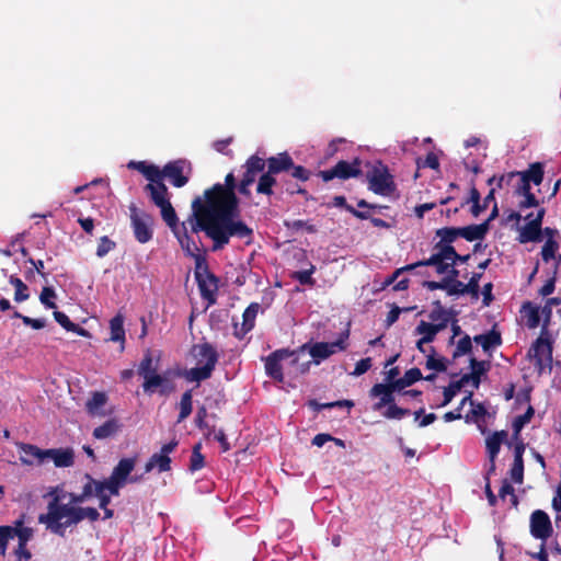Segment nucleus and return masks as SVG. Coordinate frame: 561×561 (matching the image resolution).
Here are the masks:
<instances>
[{
  "mask_svg": "<svg viewBox=\"0 0 561 561\" xmlns=\"http://www.w3.org/2000/svg\"><path fill=\"white\" fill-rule=\"evenodd\" d=\"M137 373L144 378H148V375L157 374V368L153 366V358L151 353L148 351L138 365Z\"/></svg>",
  "mask_w": 561,
  "mask_h": 561,
  "instance_id": "obj_43",
  "label": "nucleus"
},
{
  "mask_svg": "<svg viewBox=\"0 0 561 561\" xmlns=\"http://www.w3.org/2000/svg\"><path fill=\"white\" fill-rule=\"evenodd\" d=\"M530 534L534 538L546 541L553 533L549 515L541 510H536L530 515Z\"/></svg>",
  "mask_w": 561,
  "mask_h": 561,
  "instance_id": "obj_12",
  "label": "nucleus"
},
{
  "mask_svg": "<svg viewBox=\"0 0 561 561\" xmlns=\"http://www.w3.org/2000/svg\"><path fill=\"white\" fill-rule=\"evenodd\" d=\"M403 378L410 387L414 382L421 380L423 378V376H422L420 368L413 367L404 373Z\"/></svg>",
  "mask_w": 561,
  "mask_h": 561,
  "instance_id": "obj_64",
  "label": "nucleus"
},
{
  "mask_svg": "<svg viewBox=\"0 0 561 561\" xmlns=\"http://www.w3.org/2000/svg\"><path fill=\"white\" fill-rule=\"evenodd\" d=\"M56 297V293L53 287H44L42 289V293L39 295L41 302L45 306L47 309H56L57 306L53 301V299Z\"/></svg>",
  "mask_w": 561,
  "mask_h": 561,
  "instance_id": "obj_57",
  "label": "nucleus"
},
{
  "mask_svg": "<svg viewBox=\"0 0 561 561\" xmlns=\"http://www.w3.org/2000/svg\"><path fill=\"white\" fill-rule=\"evenodd\" d=\"M192 355L201 366L185 370L183 374L185 380L199 383L210 378L219 359L216 347L208 342L195 344L192 347Z\"/></svg>",
  "mask_w": 561,
  "mask_h": 561,
  "instance_id": "obj_3",
  "label": "nucleus"
},
{
  "mask_svg": "<svg viewBox=\"0 0 561 561\" xmlns=\"http://www.w3.org/2000/svg\"><path fill=\"white\" fill-rule=\"evenodd\" d=\"M392 389L387 383H376L369 390V396L371 398H379V400L374 404V410L379 411L385 407H388L394 402Z\"/></svg>",
  "mask_w": 561,
  "mask_h": 561,
  "instance_id": "obj_21",
  "label": "nucleus"
},
{
  "mask_svg": "<svg viewBox=\"0 0 561 561\" xmlns=\"http://www.w3.org/2000/svg\"><path fill=\"white\" fill-rule=\"evenodd\" d=\"M53 316L56 322H58L65 330L70 331L76 328L75 323L66 313L55 310Z\"/></svg>",
  "mask_w": 561,
  "mask_h": 561,
  "instance_id": "obj_63",
  "label": "nucleus"
},
{
  "mask_svg": "<svg viewBox=\"0 0 561 561\" xmlns=\"http://www.w3.org/2000/svg\"><path fill=\"white\" fill-rule=\"evenodd\" d=\"M107 402V396L104 392L95 391L87 401L85 409L90 414L99 413V410Z\"/></svg>",
  "mask_w": 561,
  "mask_h": 561,
  "instance_id": "obj_42",
  "label": "nucleus"
},
{
  "mask_svg": "<svg viewBox=\"0 0 561 561\" xmlns=\"http://www.w3.org/2000/svg\"><path fill=\"white\" fill-rule=\"evenodd\" d=\"M480 201H481L480 192L472 183L470 192H469V197L461 203L460 207H463L465 205L471 203L472 205L470 208V213L472 214L473 217H478L483 211V206H480Z\"/></svg>",
  "mask_w": 561,
  "mask_h": 561,
  "instance_id": "obj_40",
  "label": "nucleus"
},
{
  "mask_svg": "<svg viewBox=\"0 0 561 561\" xmlns=\"http://www.w3.org/2000/svg\"><path fill=\"white\" fill-rule=\"evenodd\" d=\"M546 329L543 328L540 336L533 343L528 351V356L534 359L535 366L539 373L546 367H551L552 363V342L548 336Z\"/></svg>",
  "mask_w": 561,
  "mask_h": 561,
  "instance_id": "obj_9",
  "label": "nucleus"
},
{
  "mask_svg": "<svg viewBox=\"0 0 561 561\" xmlns=\"http://www.w3.org/2000/svg\"><path fill=\"white\" fill-rule=\"evenodd\" d=\"M20 451V461L25 466L44 465L45 449H41L36 445L28 443H18Z\"/></svg>",
  "mask_w": 561,
  "mask_h": 561,
  "instance_id": "obj_15",
  "label": "nucleus"
},
{
  "mask_svg": "<svg viewBox=\"0 0 561 561\" xmlns=\"http://www.w3.org/2000/svg\"><path fill=\"white\" fill-rule=\"evenodd\" d=\"M119 430V424L117 420L110 419L106 422H104L102 425L98 426L93 431V436L96 439H104L107 437L113 436L116 434Z\"/></svg>",
  "mask_w": 561,
  "mask_h": 561,
  "instance_id": "obj_37",
  "label": "nucleus"
},
{
  "mask_svg": "<svg viewBox=\"0 0 561 561\" xmlns=\"http://www.w3.org/2000/svg\"><path fill=\"white\" fill-rule=\"evenodd\" d=\"M368 190L380 196H391L397 191L394 176L382 161H375L366 172Z\"/></svg>",
  "mask_w": 561,
  "mask_h": 561,
  "instance_id": "obj_5",
  "label": "nucleus"
},
{
  "mask_svg": "<svg viewBox=\"0 0 561 561\" xmlns=\"http://www.w3.org/2000/svg\"><path fill=\"white\" fill-rule=\"evenodd\" d=\"M160 208L161 217L167 224V226L172 230L175 231L179 229V218L175 213V209L173 208L170 201L163 203L162 205L158 206Z\"/></svg>",
  "mask_w": 561,
  "mask_h": 561,
  "instance_id": "obj_36",
  "label": "nucleus"
},
{
  "mask_svg": "<svg viewBox=\"0 0 561 561\" xmlns=\"http://www.w3.org/2000/svg\"><path fill=\"white\" fill-rule=\"evenodd\" d=\"M289 359L290 364L298 362L297 352L286 348L276 350L265 358V371L275 381L283 382L284 374L282 362Z\"/></svg>",
  "mask_w": 561,
  "mask_h": 561,
  "instance_id": "obj_10",
  "label": "nucleus"
},
{
  "mask_svg": "<svg viewBox=\"0 0 561 561\" xmlns=\"http://www.w3.org/2000/svg\"><path fill=\"white\" fill-rule=\"evenodd\" d=\"M444 330V323H428L421 321L415 329L416 334H422V342L431 343L436 334Z\"/></svg>",
  "mask_w": 561,
  "mask_h": 561,
  "instance_id": "obj_30",
  "label": "nucleus"
},
{
  "mask_svg": "<svg viewBox=\"0 0 561 561\" xmlns=\"http://www.w3.org/2000/svg\"><path fill=\"white\" fill-rule=\"evenodd\" d=\"M473 341L477 344H480L483 351L488 352L493 347H496L502 344V337L500 332L495 330H491L488 333L479 334L473 337Z\"/></svg>",
  "mask_w": 561,
  "mask_h": 561,
  "instance_id": "obj_31",
  "label": "nucleus"
},
{
  "mask_svg": "<svg viewBox=\"0 0 561 561\" xmlns=\"http://www.w3.org/2000/svg\"><path fill=\"white\" fill-rule=\"evenodd\" d=\"M195 278L201 297L207 302V307L215 305L217 301L218 278L209 271L205 257H197Z\"/></svg>",
  "mask_w": 561,
  "mask_h": 561,
  "instance_id": "obj_6",
  "label": "nucleus"
},
{
  "mask_svg": "<svg viewBox=\"0 0 561 561\" xmlns=\"http://www.w3.org/2000/svg\"><path fill=\"white\" fill-rule=\"evenodd\" d=\"M436 236L440 239L437 243L451 244L461 237V230L460 227H444L436 230Z\"/></svg>",
  "mask_w": 561,
  "mask_h": 561,
  "instance_id": "obj_41",
  "label": "nucleus"
},
{
  "mask_svg": "<svg viewBox=\"0 0 561 561\" xmlns=\"http://www.w3.org/2000/svg\"><path fill=\"white\" fill-rule=\"evenodd\" d=\"M506 495H511V501H512V504L514 506H517L518 505V499L515 494V490L514 488L512 486V484L507 481V480H504L503 481V484L499 491V496L504 500L506 497Z\"/></svg>",
  "mask_w": 561,
  "mask_h": 561,
  "instance_id": "obj_59",
  "label": "nucleus"
},
{
  "mask_svg": "<svg viewBox=\"0 0 561 561\" xmlns=\"http://www.w3.org/2000/svg\"><path fill=\"white\" fill-rule=\"evenodd\" d=\"M158 468L159 472H165L171 469V458L167 455L154 453L145 465V472H150L153 468Z\"/></svg>",
  "mask_w": 561,
  "mask_h": 561,
  "instance_id": "obj_32",
  "label": "nucleus"
},
{
  "mask_svg": "<svg viewBox=\"0 0 561 561\" xmlns=\"http://www.w3.org/2000/svg\"><path fill=\"white\" fill-rule=\"evenodd\" d=\"M173 232L186 255L195 259V265L197 264V257H205L197 243L188 234L185 224H182L181 228Z\"/></svg>",
  "mask_w": 561,
  "mask_h": 561,
  "instance_id": "obj_19",
  "label": "nucleus"
},
{
  "mask_svg": "<svg viewBox=\"0 0 561 561\" xmlns=\"http://www.w3.org/2000/svg\"><path fill=\"white\" fill-rule=\"evenodd\" d=\"M428 318L432 323H444V329L447 328L451 313L447 311L439 300L433 301V309L431 310Z\"/></svg>",
  "mask_w": 561,
  "mask_h": 561,
  "instance_id": "obj_35",
  "label": "nucleus"
},
{
  "mask_svg": "<svg viewBox=\"0 0 561 561\" xmlns=\"http://www.w3.org/2000/svg\"><path fill=\"white\" fill-rule=\"evenodd\" d=\"M127 167L128 169L140 172L148 181H153V179L159 175V167L147 163L146 161H129Z\"/></svg>",
  "mask_w": 561,
  "mask_h": 561,
  "instance_id": "obj_34",
  "label": "nucleus"
},
{
  "mask_svg": "<svg viewBox=\"0 0 561 561\" xmlns=\"http://www.w3.org/2000/svg\"><path fill=\"white\" fill-rule=\"evenodd\" d=\"M10 284L13 285L15 287V293H14V300L16 302H22L26 299H28L30 295H28V288L27 286L22 282L21 278L12 275L10 276V279H9Z\"/></svg>",
  "mask_w": 561,
  "mask_h": 561,
  "instance_id": "obj_44",
  "label": "nucleus"
},
{
  "mask_svg": "<svg viewBox=\"0 0 561 561\" xmlns=\"http://www.w3.org/2000/svg\"><path fill=\"white\" fill-rule=\"evenodd\" d=\"M435 350L432 347V354L427 356L426 368L438 373L446 371L447 360L445 357H435Z\"/></svg>",
  "mask_w": 561,
  "mask_h": 561,
  "instance_id": "obj_49",
  "label": "nucleus"
},
{
  "mask_svg": "<svg viewBox=\"0 0 561 561\" xmlns=\"http://www.w3.org/2000/svg\"><path fill=\"white\" fill-rule=\"evenodd\" d=\"M116 247V243L111 240L107 236H103L99 240V244L96 248V256L98 257H104L107 255L111 251H113Z\"/></svg>",
  "mask_w": 561,
  "mask_h": 561,
  "instance_id": "obj_53",
  "label": "nucleus"
},
{
  "mask_svg": "<svg viewBox=\"0 0 561 561\" xmlns=\"http://www.w3.org/2000/svg\"><path fill=\"white\" fill-rule=\"evenodd\" d=\"M435 252L431 255L432 263L440 261L453 262L457 251L451 244L436 243L434 247Z\"/></svg>",
  "mask_w": 561,
  "mask_h": 561,
  "instance_id": "obj_33",
  "label": "nucleus"
},
{
  "mask_svg": "<svg viewBox=\"0 0 561 561\" xmlns=\"http://www.w3.org/2000/svg\"><path fill=\"white\" fill-rule=\"evenodd\" d=\"M511 478L515 483H523L524 480V461H514L510 470Z\"/></svg>",
  "mask_w": 561,
  "mask_h": 561,
  "instance_id": "obj_61",
  "label": "nucleus"
},
{
  "mask_svg": "<svg viewBox=\"0 0 561 561\" xmlns=\"http://www.w3.org/2000/svg\"><path fill=\"white\" fill-rule=\"evenodd\" d=\"M316 271V267L311 265L309 270L297 271L293 274V278L298 280L301 285H310L314 284V279L312 278V274Z\"/></svg>",
  "mask_w": 561,
  "mask_h": 561,
  "instance_id": "obj_56",
  "label": "nucleus"
},
{
  "mask_svg": "<svg viewBox=\"0 0 561 561\" xmlns=\"http://www.w3.org/2000/svg\"><path fill=\"white\" fill-rule=\"evenodd\" d=\"M360 174V161L355 158L352 162L341 160L331 169L319 171L318 176L321 178L323 182H330L333 179L348 180L357 178Z\"/></svg>",
  "mask_w": 561,
  "mask_h": 561,
  "instance_id": "obj_11",
  "label": "nucleus"
},
{
  "mask_svg": "<svg viewBox=\"0 0 561 561\" xmlns=\"http://www.w3.org/2000/svg\"><path fill=\"white\" fill-rule=\"evenodd\" d=\"M408 414H410L409 409L400 408L394 402L383 412V416L389 420H400Z\"/></svg>",
  "mask_w": 561,
  "mask_h": 561,
  "instance_id": "obj_55",
  "label": "nucleus"
},
{
  "mask_svg": "<svg viewBox=\"0 0 561 561\" xmlns=\"http://www.w3.org/2000/svg\"><path fill=\"white\" fill-rule=\"evenodd\" d=\"M237 180L232 172L225 178V183H216L204 191L203 197L197 196L199 203L205 206H239L240 201L236 194Z\"/></svg>",
  "mask_w": 561,
  "mask_h": 561,
  "instance_id": "obj_4",
  "label": "nucleus"
},
{
  "mask_svg": "<svg viewBox=\"0 0 561 561\" xmlns=\"http://www.w3.org/2000/svg\"><path fill=\"white\" fill-rule=\"evenodd\" d=\"M277 181L273 173H270L267 170L263 173L257 182L256 192L259 194H264L271 196L273 194V186L276 185Z\"/></svg>",
  "mask_w": 561,
  "mask_h": 561,
  "instance_id": "obj_39",
  "label": "nucleus"
},
{
  "mask_svg": "<svg viewBox=\"0 0 561 561\" xmlns=\"http://www.w3.org/2000/svg\"><path fill=\"white\" fill-rule=\"evenodd\" d=\"M545 216V209L541 208L534 219L526 224L519 234V242H538L541 241V225Z\"/></svg>",
  "mask_w": 561,
  "mask_h": 561,
  "instance_id": "obj_14",
  "label": "nucleus"
},
{
  "mask_svg": "<svg viewBox=\"0 0 561 561\" xmlns=\"http://www.w3.org/2000/svg\"><path fill=\"white\" fill-rule=\"evenodd\" d=\"M461 390L459 385L456 381H451L447 387L444 388V400L440 407H445L451 402L454 397Z\"/></svg>",
  "mask_w": 561,
  "mask_h": 561,
  "instance_id": "obj_58",
  "label": "nucleus"
},
{
  "mask_svg": "<svg viewBox=\"0 0 561 561\" xmlns=\"http://www.w3.org/2000/svg\"><path fill=\"white\" fill-rule=\"evenodd\" d=\"M472 350V341H471V337L469 335H465L463 337H461L458 343H457V346L453 353V357L454 358H458L465 354H468L470 353Z\"/></svg>",
  "mask_w": 561,
  "mask_h": 561,
  "instance_id": "obj_54",
  "label": "nucleus"
},
{
  "mask_svg": "<svg viewBox=\"0 0 561 561\" xmlns=\"http://www.w3.org/2000/svg\"><path fill=\"white\" fill-rule=\"evenodd\" d=\"M261 306L257 302L250 304L242 314V323L239 327L238 323H234V336L239 340H242L247 333H249L255 325V318L260 310Z\"/></svg>",
  "mask_w": 561,
  "mask_h": 561,
  "instance_id": "obj_17",
  "label": "nucleus"
},
{
  "mask_svg": "<svg viewBox=\"0 0 561 561\" xmlns=\"http://www.w3.org/2000/svg\"><path fill=\"white\" fill-rule=\"evenodd\" d=\"M110 330L111 336L110 340L113 342H119L122 344V350L125 344V329H124V316L118 312L115 317H113L110 321Z\"/></svg>",
  "mask_w": 561,
  "mask_h": 561,
  "instance_id": "obj_28",
  "label": "nucleus"
},
{
  "mask_svg": "<svg viewBox=\"0 0 561 561\" xmlns=\"http://www.w3.org/2000/svg\"><path fill=\"white\" fill-rule=\"evenodd\" d=\"M290 174L293 178L299 180V181H302V182H306L310 179V175H311V172L310 170L306 169L305 167L302 165H296L294 163V167L290 168Z\"/></svg>",
  "mask_w": 561,
  "mask_h": 561,
  "instance_id": "obj_62",
  "label": "nucleus"
},
{
  "mask_svg": "<svg viewBox=\"0 0 561 561\" xmlns=\"http://www.w3.org/2000/svg\"><path fill=\"white\" fill-rule=\"evenodd\" d=\"M48 460L57 468H69L75 465V451L72 448L45 449L44 463Z\"/></svg>",
  "mask_w": 561,
  "mask_h": 561,
  "instance_id": "obj_16",
  "label": "nucleus"
},
{
  "mask_svg": "<svg viewBox=\"0 0 561 561\" xmlns=\"http://www.w3.org/2000/svg\"><path fill=\"white\" fill-rule=\"evenodd\" d=\"M192 232H205L213 241L211 251L222 250L231 238L244 240L245 244L253 241V229L240 219L239 206H205L199 199L192 202Z\"/></svg>",
  "mask_w": 561,
  "mask_h": 561,
  "instance_id": "obj_1",
  "label": "nucleus"
},
{
  "mask_svg": "<svg viewBox=\"0 0 561 561\" xmlns=\"http://www.w3.org/2000/svg\"><path fill=\"white\" fill-rule=\"evenodd\" d=\"M144 190L157 207L170 201L168 187L159 176L154 178L153 181H149Z\"/></svg>",
  "mask_w": 561,
  "mask_h": 561,
  "instance_id": "obj_20",
  "label": "nucleus"
},
{
  "mask_svg": "<svg viewBox=\"0 0 561 561\" xmlns=\"http://www.w3.org/2000/svg\"><path fill=\"white\" fill-rule=\"evenodd\" d=\"M543 232L547 237V240L541 249V257L543 262H549L552 259H557L556 253L559 249V244L556 241V236L559 234L558 230L546 227Z\"/></svg>",
  "mask_w": 561,
  "mask_h": 561,
  "instance_id": "obj_26",
  "label": "nucleus"
},
{
  "mask_svg": "<svg viewBox=\"0 0 561 561\" xmlns=\"http://www.w3.org/2000/svg\"><path fill=\"white\" fill-rule=\"evenodd\" d=\"M534 415V409L533 407H528L526 412L522 415H518L513 421V431H514V437L517 438L523 427L528 424Z\"/></svg>",
  "mask_w": 561,
  "mask_h": 561,
  "instance_id": "obj_48",
  "label": "nucleus"
},
{
  "mask_svg": "<svg viewBox=\"0 0 561 561\" xmlns=\"http://www.w3.org/2000/svg\"><path fill=\"white\" fill-rule=\"evenodd\" d=\"M124 485H125L124 483L116 481L108 477L107 479L102 480L101 483L99 484V492H101V489H102L110 496H117V495H119V490Z\"/></svg>",
  "mask_w": 561,
  "mask_h": 561,
  "instance_id": "obj_47",
  "label": "nucleus"
},
{
  "mask_svg": "<svg viewBox=\"0 0 561 561\" xmlns=\"http://www.w3.org/2000/svg\"><path fill=\"white\" fill-rule=\"evenodd\" d=\"M244 173L242 175L241 181H244L249 184H253L257 174L263 172L265 169V159L259 157L257 154L250 156L245 163L243 164Z\"/></svg>",
  "mask_w": 561,
  "mask_h": 561,
  "instance_id": "obj_24",
  "label": "nucleus"
},
{
  "mask_svg": "<svg viewBox=\"0 0 561 561\" xmlns=\"http://www.w3.org/2000/svg\"><path fill=\"white\" fill-rule=\"evenodd\" d=\"M333 205L336 207L345 208L348 213H351L354 217H356L358 219L369 218V213L355 209L352 205H348L346 203V198L342 195L334 196Z\"/></svg>",
  "mask_w": 561,
  "mask_h": 561,
  "instance_id": "obj_45",
  "label": "nucleus"
},
{
  "mask_svg": "<svg viewBox=\"0 0 561 561\" xmlns=\"http://www.w3.org/2000/svg\"><path fill=\"white\" fill-rule=\"evenodd\" d=\"M482 277V273H473L468 284H465V289L467 294H471L474 297L479 295V282Z\"/></svg>",
  "mask_w": 561,
  "mask_h": 561,
  "instance_id": "obj_60",
  "label": "nucleus"
},
{
  "mask_svg": "<svg viewBox=\"0 0 561 561\" xmlns=\"http://www.w3.org/2000/svg\"><path fill=\"white\" fill-rule=\"evenodd\" d=\"M543 164L541 162H534L529 164V168L525 171H518L517 178H524L529 183L540 185L543 181Z\"/></svg>",
  "mask_w": 561,
  "mask_h": 561,
  "instance_id": "obj_29",
  "label": "nucleus"
},
{
  "mask_svg": "<svg viewBox=\"0 0 561 561\" xmlns=\"http://www.w3.org/2000/svg\"><path fill=\"white\" fill-rule=\"evenodd\" d=\"M129 213L130 227L135 239L142 244L149 242L153 237V217L145 210L139 209L135 204L129 206Z\"/></svg>",
  "mask_w": 561,
  "mask_h": 561,
  "instance_id": "obj_8",
  "label": "nucleus"
},
{
  "mask_svg": "<svg viewBox=\"0 0 561 561\" xmlns=\"http://www.w3.org/2000/svg\"><path fill=\"white\" fill-rule=\"evenodd\" d=\"M192 398L193 396L191 389L184 391L183 394L181 396V400L179 403L180 412L178 416V423L183 422L191 415L193 411Z\"/></svg>",
  "mask_w": 561,
  "mask_h": 561,
  "instance_id": "obj_38",
  "label": "nucleus"
},
{
  "mask_svg": "<svg viewBox=\"0 0 561 561\" xmlns=\"http://www.w3.org/2000/svg\"><path fill=\"white\" fill-rule=\"evenodd\" d=\"M202 444L197 443L193 446L191 459H190V470L192 472L201 470L205 465V458L201 453Z\"/></svg>",
  "mask_w": 561,
  "mask_h": 561,
  "instance_id": "obj_46",
  "label": "nucleus"
},
{
  "mask_svg": "<svg viewBox=\"0 0 561 561\" xmlns=\"http://www.w3.org/2000/svg\"><path fill=\"white\" fill-rule=\"evenodd\" d=\"M265 165H267L270 173L277 175L283 172H289L290 168L294 167V160L288 152L284 151L267 158Z\"/></svg>",
  "mask_w": 561,
  "mask_h": 561,
  "instance_id": "obj_22",
  "label": "nucleus"
},
{
  "mask_svg": "<svg viewBox=\"0 0 561 561\" xmlns=\"http://www.w3.org/2000/svg\"><path fill=\"white\" fill-rule=\"evenodd\" d=\"M83 479L85 480L83 486H82V494L90 499L91 496L96 494V489L99 484L101 483L100 480H95L90 473H85L83 476Z\"/></svg>",
  "mask_w": 561,
  "mask_h": 561,
  "instance_id": "obj_50",
  "label": "nucleus"
},
{
  "mask_svg": "<svg viewBox=\"0 0 561 561\" xmlns=\"http://www.w3.org/2000/svg\"><path fill=\"white\" fill-rule=\"evenodd\" d=\"M470 368L471 373L474 375V387L478 388L480 383V378L488 370L486 363L483 360H478L477 358H470Z\"/></svg>",
  "mask_w": 561,
  "mask_h": 561,
  "instance_id": "obj_52",
  "label": "nucleus"
},
{
  "mask_svg": "<svg viewBox=\"0 0 561 561\" xmlns=\"http://www.w3.org/2000/svg\"><path fill=\"white\" fill-rule=\"evenodd\" d=\"M59 495L47 505V513L38 516V522L44 524L51 533L64 536L68 527L82 522L81 506L64 504Z\"/></svg>",
  "mask_w": 561,
  "mask_h": 561,
  "instance_id": "obj_2",
  "label": "nucleus"
},
{
  "mask_svg": "<svg viewBox=\"0 0 561 561\" xmlns=\"http://www.w3.org/2000/svg\"><path fill=\"white\" fill-rule=\"evenodd\" d=\"M419 266H435L437 274H447L448 268L454 266L453 262L449 261H440L438 263H432L431 256L426 260L415 262V267Z\"/></svg>",
  "mask_w": 561,
  "mask_h": 561,
  "instance_id": "obj_51",
  "label": "nucleus"
},
{
  "mask_svg": "<svg viewBox=\"0 0 561 561\" xmlns=\"http://www.w3.org/2000/svg\"><path fill=\"white\" fill-rule=\"evenodd\" d=\"M506 437L507 433L505 431H496L485 440L486 451L491 463L489 473L495 470V459L500 453L501 445L506 439Z\"/></svg>",
  "mask_w": 561,
  "mask_h": 561,
  "instance_id": "obj_23",
  "label": "nucleus"
},
{
  "mask_svg": "<svg viewBox=\"0 0 561 561\" xmlns=\"http://www.w3.org/2000/svg\"><path fill=\"white\" fill-rule=\"evenodd\" d=\"M157 388H159V393L161 396H168L174 390V383L158 373L148 375V378H146L142 383L144 391L151 394Z\"/></svg>",
  "mask_w": 561,
  "mask_h": 561,
  "instance_id": "obj_18",
  "label": "nucleus"
},
{
  "mask_svg": "<svg viewBox=\"0 0 561 561\" xmlns=\"http://www.w3.org/2000/svg\"><path fill=\"white\" fill-rule=\"evenodd\" d=\"M184 161L175 160L168 162L162 169L159 168V179H168L175 187H183L188 182V176L183 174Z\"/></svg>",
  "mask_w": 561,
  "mask_h": 561,
  "instance_id": "obj_13",
  "label": "nucleus"
},
{
  "mask_svg": "<svg viewBox=\"0 0 561 561\" xmlns=\"http://www.w3.org/2000/svg\"><path fill=\"white\" fill-rule=\"evenodd\" d=\"M350 332L348 330L341 333L340 337L332 342H317L314 344H304L296 352L297 355L304 353L308 350L310 356L313 359L316 365H319L321 360L329 358L331 355L335 354L339 351H344L347 347L346 340L348 339Z\"/></svg>",
  "mask_w": 561,
  "mask_h": 561,
  "instance_id": "obj_7",
  "label": "nucleus"
},
{
  "mask_svg": "<svg viewBox=\"0 0 561 561\" xmlns=\"http://www.w3.org/2000/svg\"><path fill=\"white\" fill-rule=\"evenodd\" d=\"M135 466L136 458H123L114 467L110 478L126 484Z\"/></svg>",
  "mask_w": 561,
  "mask_h": 561,
  "instance_id": "obj_25",
  "label": "nucleus"
},
{
  "mask_svg": "<svg viewBox=\"0 0 561 561\" xmlns=\"http://www.w3.org/2000/svg\"><path fill=\"white\" fill-rule=\"evenodd\" d=\"M461 238L466 239L469 242L483 240L489 232L488 221H483L479 225H469L466 227H460Z\"/></svg>",
  "mask_w": 561,
  "mask_h": 561,
  "instance_id": "obj_27",
  "label": "nucleus"
}]
</instances>
